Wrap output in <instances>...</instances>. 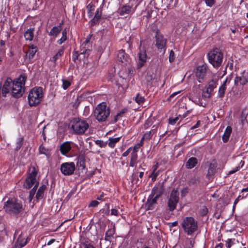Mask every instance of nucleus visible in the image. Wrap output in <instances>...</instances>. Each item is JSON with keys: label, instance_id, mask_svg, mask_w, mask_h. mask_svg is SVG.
Instances as JSON below:
<instances>
[{"label": "nucleus", "instance_id": "1", "mask_svg": "<svg viewBox=\"0 0 248 248\" xmlns=\"http://www.w3.org/2000/svg\"><path fill=\"white\" fill-rule=\"evenodd\" d=\"M3 209L7 213L12 215H16L23 210L22 202L15 199L8 200L5 202Z\"/></svg>", "mask_w": 248, "mask_h": 248}, {"label": "nucleus", "instance_id": "2", "mask_svg": "<svg viewBox=\"0 0 248 248\" xmlns=\"http://www.w3.org/2000/svg\"><path fill=\"white\" fill-rule=\"evenodd\" d=\"M26 79L27 76L24 74L21 75L16 80L12 81V94L13 96L18 98L22 95Z\"/></svg>", "mask_w": 248, "mask_h": 248}, {"label": "nucleus", "instance_id": "3", "mask_svg": "<svg viewBox=\"0 0 248 248\" xmlns=\"http://www.w3.org/2000/svg\"><path fill=\"white\" fill-rule=\"evenodd\" d=\"M110 114V109L105 102L98 105L94 110V116L100 123L105 122Z\"/></svg>", "mask_w": 248, "mask_h": 248}, {"label": "nucleus", "instance_id": "4", "mask_svg": "<svg viewBox=\"0 0 248 248\" xmlns=\"http://www.w3.org/2000/svg\"><path fill=\"white\" fill-rule=\"evenodd\" d=\"M223 53L217 48L211 50L207 55L209 62L214 67L217 68L221 65L223 61Z\"/></svg>", "mask_w": 248, "mask_h": 248}, {"label": "nucleus", "instance_id": "5", "mask_svg": "<svg viewBox=\"0 0 248 248\" xmlns=\"http://www.w3.org/2000/svg\"><path fill=\"white\" fill-rule=\"evenodd\" d=\"M42 88L37 87L33 88L28 95V101L30 106H36L40 103L43 96Z\"/></svg>", "mask_w": 248, "mask_h": 248}, {"label": "nucleus", "instance_id": "6", "mask_svg": "<svg viewBox=\"0 0 248 248\" xmlns=\"http://www.w3.org/2000/svg\"><path fill=\"white\" fill-rule=\"evenodd\" d=\"M72 123L71 128L77 134H84L89 127V124L85 121L81 120L79 118H74Z\"/></svg>", "mask_w": 248, "mask_h": 248}, {"label": "nucleus", "instance_id": "7", "mask_svg": "<svg viewBox=\"0 0 248 248\" xmlns=\"http://www.w3.org/2000/svg\"><path fill=\"white\" fill-rule=\"evenodd\" d=\"M182 226L188 235H191L198 229L197 221L192 217H186L183 221Z\"/></svg>", "mask_w": 248, "mask_h": 248}, {"label": "nucleus", "instance_id": "8", "mask_svg": "<svg viewBox=\"0 0 248 248\" xmlns=\"http://www.w3.org/2000/svg\"><path fill=\"white\" fill-rule=\"evenodd\" d=\"M38 171L34 167H31L28 171V175L25 179L24 184V187L26 189L31 188L33 185L34 186L36 183L39 182L36 180V176Z\"/></svg>", "mask_w": 248, "mask_h": 248}, {"label": "nucleus", "instance_id": "9", "mask_svg": "<svg viewBox=\"0 0 248 248\" xmlns=\"http://www.w3.org/2000/svg\"><path fill=\"white\" fill-rule=\"evenodd\" d=\"M179 193L177 190L174 189L171 191L168 202V206L170 211H173L176 209L179 201Z\"/></svg>", "mask_w": 248, "mask_h": 248}, {"label": "nucleus", "instance_id": "10", "mask_svg": "<svg viewBox=\"0 0 248 248\" xmlns=\"http://www.w3.org/2000/svg\"><path fill=\"white\" fill-rule=\"evenodd\" d=\"M75 170V164L73 162H65L61 165V171L62 174L65 176H70L72 175Z\"/></svg>", "mask_w": 248, "mask_h": 248}, {"label": "nucleus", "instance_id": "11", "mask_svg": "<svg viewBox=\"0 0 248 248\" xmlns=\"http://www.w3.org/2000/svg\"><path fill=\"white\" fill-rule=\"evenodd\" d=\"M154 31L155 33V46L158 50L161 51L165 48L166 46L167 39L164 38L158 29L156 28Z\"/></svg>", "mask_w": 248, "mask_h": 248}, {"label": "nucleus", "instance_id": "12", "mask_svg": "<svg viewBox=\"0 0 248 248\" xmlns=\"http://www.w3.org/2000/svg\"><path fill=\"white\" fill-rule=\"evenodd\" d=\"M208 70V66L206 64L199 65L197 67L196 76L199 82H202L204 80Z\"/></svg>", "mask_w": 248, "mask_h": 248}, {"label": "nucleus", "instance_id": "13", "mask_svg": "<svg viewBox=\"0 0 248 248\" xmlns=\"http://www.w3.org/2000/svg\"><path fill=\"white\" fill-rule=\"evenodd\" d=\"M147 59V55L145 49L143 48L140 49L138 54V59L136 61L138 68H140L145 64Z\"/></svg>", "mask_w": 248, "mask_h": 248}, {"label": "nucleus", "instance_id": "14", "mask_svg": "<svg viewBox=\"0 0 248 248\" xmlns=\"http://www.w3.org/2000/svg\"><path fill=\"white\" fill-rule=\"evenodd\" d=\"M164 182L156 185L152 189L151 194L159 199L164 192Z\"/></svg>", "mask_w": 248, "mask_h": 248}, {"label": "nucleus", "instance_id": "15", "mask_svg": "<svg viewBox=\"0 0 248 248\" xmlns=\"http://www.w3.org/2000/svg\"><path fill=\"white\" fill-rule=\"evenodd\" d=\"M117 57L118 61L124 65H127L128 63H130L131 61L129 56L126 54L124 50L123 49L119 51Z\"/></svg>", "mask_w": 248, "mask_h": 248}, {"label": "nucleus", "instance_id": "16", "mask_svg": "<svg viewBox=\"0 0 248 248\" xmlns=\"http://www.w3.org/2000/svg\"><path fill=\"white\" fill-rule=\"evenodd\" d=\"M217 79H212L208 82L205 87V91L204 92L207 94V97L210 98L211 97L212 92L217 87Z\"/></svg>", "mask_w": 248, "mask_h": 248}, {"label": "nucleus", "instance_id": "17", "mask_svg": "<svg viewBox=\"0 0 248 248\" xmlns=\"http://www.w3.org/2000/svg\"><path fill=\"white\" fill-rule=\"evenodd\" d=\"M157 199H158L155 198V197L150 194L145 203V207L147 208V210H152L155 209L157 204Z\"/></svg>", "mask_w": 248, "mask_h": 248}, {"label": "nucleus", "instance_id": "18", "mask_svg": "<svg viewBox=\"0 0 248 248\" xmlns=\"http://www.w3.org/2000/svg\"><path fill=\"white\" fill-rule=\"evenodd\" d=\"M12 80L10 78H8L5 81L1 90L2 95L3 97L6 96V94L10 92L11 88Z\"/></svg>", "mask_w": 248, "mask_h": 248}, {"label": "nucleus", "instance_id": "19", "mask_svg": "<svg viewBox=\"0 0 248 248\" xmlns=\"http://www.w3.org/2000/svg\"><path fill=\"white\" fill-rule=\"evenodd\" d=\"M71 149V147L70 142L65 141L61 145L60 150L62 155H65L69 152Z\"/></svg>", "mask_w": 248, "mask_h": 248}, {"label": "nucleus", "instance_id": "20", "mask_svg": "<svg viewBox=\"0 0 248 248\" xmlns=\"http://www.w3.org/2000/svg\"><path fill=\"white\" fill-rule=\"evenodd\" d=\"M37 51V47L31 45L30 46L28 50H27L26 52V59H28L29 60L32 59L35 55L36 52Z\"/></svg>", "mask_w": 248, "mask_h": 248}, {"label": "nucleus", "instance_id": "21", "mask_svg": "<svg viewBox=\"0 0 248 248\" xmlns=\"http://www.w3.org/2000/svg\"><path fill=\"white\" fill-rule=\"evenodd\" d=\"M85 159L86 156L84 155H80L78 157L77 166L78 167L79 169L84 170L85 169Z\"/></svg>", "mask_w": 248, "mask_h": 248}, {"label": "nucleus", "instance_id": "22", "mask_svg": "<svg viewBox=\"0 0 248 248\" xmlns=\"http://www.w3.org/2000/svg\"><path fill=\"white\" fill-rule=\"evenodd\" d=\"M217 167L216 163H211L210 164L208 170V172L206 175V177L208 178L209 180L210 179L211 176L214 175L216 172V168Z\"/></svg>", "mask_w": 248, "mask_h": 248}, {"label": "nucleus", "instance_id": "23", "mask_svg": "<svg viewBox=\"0 0 248 248\" xmlns=\"http://www.w3.org/2000/svg\"><path fill=\"white\" fill-rule=\"evenodd\" d=\"M198 163V160L196 157H191L188 159L186 164L187 169H191L194 168Z\"/></svg>", "mask_w": 248, "mask_h": 248}, {"label": "nucleus", "instance_id": "24", "mask_svg": "<svg viewBox=\"0 0 248 248\" xmlns=\"http://www.w3.org/2000/svg\"><path fill=\"white\" fill-rule=\"evenodd\" d=\"M232 132V128L231 126H228L225 130V132L222 136V140L224 142L226 143L227 142L229 139V137L230 136V135Z\"/></svg>", "mask_w": 248, "mask_h": 248}, {"label": "nucleus", "instance_id": "25", "mask_svg": "<svg viewBox=\"0 0 248 248\" xmlns=\"http://www.w3.org/2000/svg\"><path fill=\"white\" fill-rule=\"evenodd\" d=\"M46 188V186L45 185H42L38 189L36 194L35 198L37 202L39 200L42 199L44 197V191Z\"/></svg>", "mask_w": 248, "mask_h": 248}, {"label": "nucleus", "instance_id": "26", "mask_svg": "<svg viewBox=\"0 0 248 248\" xmlns=\"http://www.w3.org/2000/svg\"><path fill=\"white\" fill-rule=\"evenodd\" d=\"M131 11V7L128 5H124L118 9V12L121 16L129 14Z\"/></svg>", "mask_w": 248, "mask_h": 248}, {"label": "nucleus", "instance_id": "27", "mask_svg": "<svg viewBox=\"0 0 248 248\" xmlns=\"http://www.w3.org/2000/svg\"><path fill=\"white\" fill-rule=\"evenodd\" d=\"M34 29L33 28H30L28 29L24 33V37L27 40L31 41L33 37V31Z\"/></svg>", "mask_w": 248, "mask_h": 248}, {"label": "nucleus", "instance_id": "28", "mask_svg": "<svg viewBox=\"0 0 248 248\" xmlns=\"http://www.w3.org/2000/svg\"><path fill=\"white\" fill-rule=\"evenodd\" d=\"M239 79L240 84L241 85H244L248 82V72L244 71L241 73V76H240Z\"/></svg>", "mask_w": 248, "mask_h": 248}, {"label": "nucleus", "instance_id": "29", "mask_svg": "<svg viewBox=\"0 0 248 248\" xmlns=\"http://www.w3.org/2000/svg\"><path fill=\"white\" fill-rule=\"evenodd\" d=\"M138 159L137 153L132 152L131 154V158L129 165L130 167H133L136 166Z\"/></svg>", "mask_w": 248, "mask_h": 248}, {"label": "nucleus", "instance_id": "30", "mask_svg": "<svg viewBox=\"0 0 248 248\" xmlns=\"http://www.w3.org/2000/svg\"><path fill=\"white\" fill-rule=\"evenodd\" d=\"M61 24H60L59 26H55L53 27V28L51 30L49 34L50 35L57 36L60 33L62 30Z\"/></svg>", "mask_w": 248, "mask_h": 248}, {"label": "nucleus", "instance_id": "31", "mask_svg": "<svg viewBox=\"0 0 248 248\" xmlns=\"http://www.w3.org/2000/svg\"><path fill=\"white\" fill-rule=\"evenodd\" d=\"M39 186V182L36 183L34 187L31 189V190L30 191L29 196L28 199L29 202H31L37 190V188Z\"/></svg>", "mask_w": 248, "mask_h": 248}, {"label": "nucleus", "instance_id": "32", "mask_svg": "<svg viewBox=\"0 0 248 248\" xmlns=\"http://www.w3.org/2000/svg\"><path fill=\"white\" fill-rule=\"evenodd\" d=\"M17 243L19 244V248L24 247L27 243V240L24 238H22L19 235L16 241Z\"/></svg>", "mask_w": 248, "mask_h": 248}, {"label": "nucleus", "instance_id": "33", "mask_svg": "<svg viewBox=\"0 0 248 248\" xmlns=\"http://www.w3.org/2000/svg\"><path fill=\"white\" fill-rule=\"evenodd\" d=\"M120 139L121 137L110 138L109 139L108 146L111 148L114 147L115 144L120 140Z\"/></svg>", "mask_w": 248, "mask_h": 248}, {"label": "nucleus", "instance_id": "34", "mask_svg": "<svg viewBox=\"0 0 248 248\" xmlns=\"http://www.w3.org/2000/svg\"><path fill=\"white\" fill-rule=\"evenodd\" d=\"M63 48L59 49L58 52L55 55V56L53 57L52 61H53L54 62H56V61L63 55Z\"/></svg>", "mask_w": 248, "mask_h": 248}, {"label": "nucleus", "instance_id": "35", "mask_svg": "<svg viewBox=\"0 0 248 248\" xmlns=\"http://www.w3.org/2000/svg\"><path fill=\"white\" fill-rule=\"evenodd\" d=\"M114 233L115 231L114 230L109 229L108 230L105 234V240L109 241L110 239L113 236Z\"/></svg>", "mask_w": 248, "mask_h": 248}, {"label": "nucleus", "instance_id": "36", "mask_svg": "<svg viewBox=\"0 0 248 248\" xmlns=\"http://www.w3.org/2000/svg\"><path fill=\"white\" fill-rule=\"evenodd\" d=\"M200 179L198 176H194L192 178H191L189 181V184L197 186L198 184H200Z\"/></svg>", "mask_w": 248, "mask_h": 248}, {"label": "nucleus", "instance_id": "37", "mask_svg": "<svg viewBox=\"0 0 248 248\" xmlns=\"http://www.w3.org/2000/svg\"><path fill=\"white\" fill-rule=\"evenodd\" d=\"M244 161H242L241 160L239 164V165L238 166H237L234 169L232 170H230L228 172V175H231V174H233L234 173L237 172V171H238L240 168H242L243 167V166L244 165Z\"/></svg>", "mask_w": 248, "mask_h": 248}, {"label": "nucleus", "instance_id": "38", "mask_svg": "<svg viewBox=\"0 0 248 248\" xmlns=\"http://www.w3.org/2000/svg\"><path fill=\"white\" fill-rule=\"evenodd\" d=\"M135 101L139 105H141L145 101V98L143 96H141L138 93L135 97Z\"/></svg>", "mask_w": 248, "mask_h": 248}, {"label": "nucleus", "instance_id": "39", "mask_svg": "<svg viewBox=\"0 0 248 248\" xmlns=\"http://www.w3.org/2000/svg\"><path fill=\"white\" fill-rule=\"evenodd\" d=\"M23 144V138L20 137L17 139L16 143V150L18 151Z\"/></svg>", "mask_w": 248, "mask_h": 248}, {"label": "nucleus", "instance_id": "40", "mask_svg": "<svg viewBox=\"0 0 248 248\" xmlns=\"http://www.w3.org/2000/svg\"><path fill=\"white\" fill-rule=\"evenodd\" d=\"M168 1V8L172 9L174 7L177 3V0H167Z\"/></svg>", "mask_w": 248, "mask_h": 248}, {"label": "nucleus", "instance_id": "41", "mask_svg": "<svg viewBox=\"0 0 248 248\" xmlns=\"http://www.w3.org/2000/svg\"><path fill=\"white\" fill-rule=\"evenodd\" d=\"M100 212L106 216H108L109 214V207L108 204L106 203L105 207L104 209L100 210Z\"/></svg>", "mask_w": 248, "mask_h": 248}, {"label": "nucleus", "instance_id": "42", "mask_svg": "<svg viewBox=\"0 0 248 248\" xmlns=\"http://www.w3.org/2000/svg\"><path fill=\"white\" fill-rule=\"evenodd\" d=\"M194 241L191 239H188L186 241V248H192L194 246Z\"/></svg>", "mask_w": 248, "mask_h": 248}, {"label": "nucleus", "instance_id": "43", "mask_svg": "<svg viewBox=\"0 0 248 248\" xmlns=\"http://www.w3.org/2000/svg\"><path fill=\"white\" fill-rule=\"evenodd\" d=\"M87 8L88 10V16H92L93 15V11L94 10L93 6L91 4H89L87 5Z\"/></svg>", "mask_w": 248, "mask_h": 248}, {"label": "nucleus", "instance_id": "44", "mask_svg": "<svg viewBox=\"0 0 248 248\" xmlns=\"http://www.w3.org/2000/svg\"><path fill=\"white\" fill-rule=\"evenodd\" d=\"M62 88L64 90L67 89L71 85L70 82L66 79H63L62 80Z\"/></svg>", "mask_w": 248, "mask_h": 248}, {"label": "nucleus", "instance_id": "45", "mask_svg": "<svg viewBox=\"0 0 248 248\" xmlns=\"http://www.w3.org/2000/svg\"><path fill=\"white\" fill-rule=\"evenodd\" d=\"M226 90V87L220 86L218 90V96L220 98L223 97L225 92Z\"/></svg>", "mask_w": 248, "mask_h": 248}, {"label": "nucleus", "instance_id": "46", "mask_svg": "<svg viewBox=\"0 0 248 248\" xmlns=\"http://www.w3.org/2000/svg\"><path fill=\"white\" fill-rule=\"evenodd\" d=\"M99 19L94 17L89 22V24H90L91 26L93 27V26H94L95 25H96L97 23H98L99 22Z\"/></svg>", "mask_w": 248, "mask_h": 248}, {"label": "nucleus", "instance_id": "47", "mask_svg": "<svg viewBox=\"0 0 248 248\" xmlns=\"http://www.w3.org/2000/svg\"><path fill=\"white\" fill-rule=\"evenodd\" d=\"M39 152L41 154L46 155L48 153V150L42 144L39 147Z\"/></svg>", "mask_w": 248, "mask_h": 248}, {"label": "nucleus", "instance_id": "48", "mask_svg": "<svg viewBox=\"0 0 248 248\" xmlns=\"http://www.w3.org/2000/svg\"><path fill=\"white\" fill-rule=\"evenodd\" d=\"M152 137V135L151 134V132H147L145 133L142 137V140H149Z\"/></svg>", "mask_w": 248, "mask_h": 248}, {"label": "nucleus", "instance_id": "49", "mask_svg": "<svg viewBox=\"0 0 248 248\" xmlns=\"http://www.w3.org/2000/svg\"><path fill=\"white\" fill-rule=\"evenodd\" d=\"M101 16H102V9L101 8H98L96 11L95 14V16L94 17L100 19Z\"/></svg>", "mask_w": 248, "mask_h": 248}, {"label": "nucleus", "instance_id": "50", "mask_svg": "<svg viewBox=\"0 0 248 248\" xmlns=\"http://www.w3.org/2000/svg\"><path fill=\"white\" fill-rule=\"evenodd\" d=\"M189 189L187 187H184L183 188L181 191V196L182 197H185L187 194L188 193Z\"/></svg>", "mask_w": 248, "mask_h": 248}, {"label": "nucleus", "instance_id": "51", "mask_svg": "<svg viewBox=\"0 0 248 248\" xmlns=\"http://www.w3.org/2000/svg\"><path fill=\"white\" fill-rule=\"evenodd\" d=\"M175 59V54L173 50H171L170 52V55H169V61L170 62H172L174 61Z\"/></svg>", "mask_w": 248, "mask_h": 248}, {"label": "nucleus", "instance_id": "52", "mask_svg": "<svg viewBox=\"0 0 248 248\" xmlns=\"http://www.w3.org/2000/svg\"><path fill=\"white\" fill-rule=\"evenodd\" d=\"M81 248H95L93 245L88 242L82 244Z\"/></svg>", "mask_w": 248, "mask_h": 248}, {"label": "nucleus", "instance_id": "53", "mask_svg": "<svg viewBox=\"0 0 248 248\" xmlns=\"http://www.w3.org/2000/svg\"><path fill=\"white\" fill-rule=\"evenodd\" d=\"M95 143L99 145L100 147H104L106 146V143L101 140H97L95 141Z\"/></svg>", "mask_w": 248, "mask_h": 248}, {"label": "nucleus", "instance_id": "54", "mask_svg": "<svg viewBox=\"0 0 248 248\" xmlns=\"http://www.w3.org/2000/svg\"><path fill=\"white\" fill-rule=\"evenodd\" d=\"M99 202L95 200L92 201L90 202V204L89 205V207H95L97 206V205L99 204Z\"/></svg>", "mask_w": 248, "mask_h": 248}, {"label": "nucleus", "instance_id": "55", "mask_svg": "<svg viewBox=\"0 0 248 248\" xmlns=\"http://www.w3.org/2000/svg\"><path fill=\"white\" fill-rule=\"evenodd\" d=\"M179 120V117H176L175 118H170L169 119V124H174L176 123L177 121Z\"/></svg>", "mask_w": 248, "mask_h": 248}, {"label": "nucleus", "instance_id": "56", "mask_svg": "<svg viewBox=\"0 0 248 248\" xmlns=\"http://www.w3.org/2000/svg\"><path fill=\"white\" fill-rule=\"evenodd\" d=\"M241 121L243 124H244L245 121H246V114L245 113L244 111H243L241 115Z\"/></svg>", "mask_w": 248, "mask_h": 248}, {"label": "nucleus", "instance_id": "57", "mask_svg": "<svg viewBox=\"0 0 248 248\" xmlns=\"http://www.w3.org/2000/svg\"><path fill=\"white\" fill-rule=\"evenodd\" d=\"M205 3L209 7H212L215 3V0H204Z\"/></svg>", "mask_w": 248, "mask_h": 248}, {"label": "nucleus", "instance_id": "58", "mask_svg": "<svg viewBox=\"0 0 248 248\" xmlns=\"http://www.w3.org/2000/svg\"><path fill=\"white\" fill-rule=\"evenodd\" d=\"M67 40V36H63L57 41V43L59 45L62 44L64 41Z\"/></svg>", "mask_w": 248, "mask_h": 248}, {"label": "nucleus", "instance_id": "59", "mask_svg": "<svg viewBox=\"0 0 248 248\" xmlns=\"http://www.w3.org/2000/svg\"><path fill=\"white\" fill-rule=\"evenodd\" d=\"M79 54L78 53V51H74L73 54V60L74 62H76V60L78 59Z\"/></svg>", "mask_w": 248, "mask_h": 248}, {"label": "nucleus", "instance_id": "60", "mask_svg": "<svg viewBox=\"0 0 248 248\" xmlns=\"http://www.w3.org/2000/svg\"><path fill=\"white\" fill-rule=\"evenodd\" d=\"M90 50L88 49H85L83 50L82 48L81 49L80 54H84L85 56H88L89 55Z\"/></svg>", "mask_w": 248, "mask_h": 248}, {"label": "nucleus", "instance_id": "61", "mask_svg": "<svg viewBox=\"0 0 248 248\" xmlns=\"http://www.w3.org/2000/svg\"><path fill=\"white\" fill-rule=\"evenodd\" d=\"M119 214V211L116 209H112L111 210V215L117 216Z\"/></svg>", "mask_w": 248, "mask_h": 248}, {"label": "nucleus", "instance_id": "62", "mask_svg": "<svg viewBox=\"0 0 248 248\" xmlns=\"http://www.w3.org/2000/svg\"><path fill=\"white\" fill-rule=\"evenodd\" d=\"M158 163L157 162L155 165H154L152 167V170H153V171H152V174H154V173L155 172V171H156V170L158 168Z\"/></svg>", "mask_w": 248, "mask_h": 248}, {"label": "nucleus", "instance_id": "63", "mask_svg": "<svg viewBox=\"0 0 248 248\" xmlns=\"http://www.w3.org/2000/svg\"><path fill=\"white\" fill-rule=\"evenodd\" d=\"M232 244V240L228 239L226 243V247L227 248H230Z\"/></svg>", "mask_w": 248, "mask_h": 248}, {"label": "nucleus", "instance_id": "64", "mask_svg": "<svg viewBox=\"0 0 248 248\" xmlns=\"http://www.w3.org/2000/svg\"><path fill=\"white\" fill-rule=\"evenodd\" d=\"M131 151V147L129 148L125 152H124L123 154L122 155L124 157L127 156L128 155V154L130 153Z\"/></svg>", "mask_w": 248, "mask_h": 248}]
</instances>
